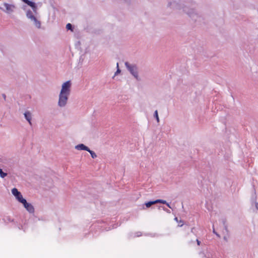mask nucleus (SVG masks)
Segmentation results:
<instances>
[{"mask_svg": "<svg viewBox=\"0 0 258 258\" xmlns=\"http://www.w3.org/2000/svg\"><path fill=\"white\" fill-rule=\"evenodd\" d=\"M213 254V251L208 248H206L199 252L201 258H212Z\"/></svg>", "mask_w": 258, "mask_h": 258, "instance_id": "0eeeda50", "label": "nucleus"}, {"mask_svg": "<svg viewBox=\"0 0 258 258\" xmlns=\"http://www.w3.org/2000/svg\"><path fill=\"white\" fill-rule=\"evenodd\" d=\"M162 208H163V210L164 211H165L166 212H167V213H170V211L169 210H168L167 209L165 208L164 207H162Z\"/></svg>", "mask_w": 258, "mask_h": 258, "instance_id": "5701e85b", "label": "nucleus"}, {"mask_svg": "<svg viewBox=\"0 0 258 258\" xmlns=\"http://www.w3.org/2000/svg\"><path fill=\"white\" fill-rule=\"evenodd\" d=\"M26 16L27 19L32 24V25L37 29L41 28V22L40 20V16L38 12L36 13L32 12L30 9L27 10Z\"/></svg>", "mask_w": 258, "mask_h": 258, "instance_id": "f257e3e1", "label": "nucleus"}, {"mask_svg": "<svg viewBox=\"0 0 258 258\" xmlns=\"http://www.w3.org/2000/svg\"><path fill=\"white\" fill-rule=\"evenodd\" d=\"M143 209H145V208L144 206H143Z\"/></svg>", "mask_w": 258, "mask_h": 258, "instance_id": "473e14b6", "label": "nucleus"}, {"mask_svg": "<svg viewBox=\"0 0 258 258\" xmlns=\"http://www.w3.org/2000/svg\"><path fill=\"white\" fill-rule=\"evenodd\" d=\"M88 152L89 153H90L92 158L94 159L97 157V155H96V153L94 151L91 150L90 149H89V150L88 151Z\"/></svg>", "mask_w": 258, "mask_h": 258, "instance_id": "a211bd4d", "label": "nucleus"}, {"mask_svg": "<svg viewBox=\"0 0 258 258\" xmlns=\"http://www.w3.org/2000/svg\"><path fill=\"white\" fill-rule=\"evenodd\" d=\"M66 28L67 30H71V31H73V30H74V28L73 27V25L70 23H68L67 24Z\"/></svg>", "mask_w": 258, "mask_h": 258, "instance_id": "dca6fc26", "label": "nucleus"}, {"mask_svg": "<svg viewBox=\"0 0 258 258\" xmlns=\"http://www.w3.org/2000/svg\"><path fill=\"white\" fill-rule=\"evenodd\" d=\"M225 230H227V226H225Z\"/></svg>", "mask_w": 258, "mask_h": 258, "instance_id": "7c9ffc66", "label": "nucleus"}, {"mask_svg": "<svg viewBox=\"0 0 258 258\" xmlns=\"http://www.w3.org/2000/svg\"><path fill=\"white\" fill-rule=\"evenodd\" d=\"M12 193L15 197L16 199L21 203L25 200V199L23 198L21 193L16 188H14L12 189Z\"/></svg>", "mask_w": 258, "mask_h": 258, "instance_id": "6e6552de", "label": "nucleus"}, {"mask_svg": "<svg viewBox=\"0 0 258 258\" xmlns=\"http://www.w3.org/2000/svg\"><path fill=\"white\" fill-rule=\"evenodd\" d=\"M69 96V95L59 93L58 105L60 107H63L66 105Z\"/></svg>", "mask_w": 258, "mask_h": 258, "instance_id": "39448f33", "label": "nucleus"}, {"mask_svg": "<svg viewBox=\"0 0 258 258\" xmlns=\"http://www.w3.org/2000/svg\"><path fill=\"white\" fill-rule=\"evenodd\" d=\"M213 233H215L218 237H220L219 234H218L215 230L214 229H213Z\"/></svg>", "mask_w": 258, "mask_h": 258, "instance_id": "4be33fe9", "label": "nucleus"}, {"mask_svg": "<svg viewBox=\"0 0 258 258\" xmlns=\"http://www.w3.org/2000/svg\"><path fill=\"white\" fill-rule=\"evenodd\" d=\"M156 201V204H158V203H161V204H166V201H165V200H155Z\"/></svg>", "mask_w": 258, "mask_h": 258, "instance_id": "6ab92c4d", "label": "nucleus"}, {"mask_svg": "<svg viewBox=\"0 0 258 258\" xmlns=\"http://www.w3.org/2000/svg\"><path fill=\"white\" fill-rule=\"evenodd\" d=\"M180 222H181V225H179V226L180 227H181V226L183 225V221H180Z\"/></svg>", "mask_w": 258, "mask_h": 258, "instance_id": "bb28decb", "label": "nucleus"}, {"mask_svg": "<svg viewBox=\"0 0 258 258\" xmlns=\"http://www.w3.org/2000/svg\"><path fill=\"white\" fill-rule=\"evenodd\" d=\"M183 11L195 21H200L201 16H199L195 10L193 9H189L187 7H184L183 8Z\"/></svg>", "mask_w": 258, "mask_h": 258, "instance_id": "7ed1b4c3", "label": "nucleus"}, {"mask_svg": "<svg viewBox=\"0 0 258 258\" xmlns=\"http://www.w3.org/2000/svg\"><path fill=\"white\" fill-rule=\"evenodd\" d=\"M75 149L78 150H85L87 151L89 150V148L83 144H80L76 146Z\"/></svg>", "mask_w": 258, "mask_h": 258, "instance_id": "ddd939ff", "label": "nucleus"}, {"mask_svg": "<svg viewBox=\"0 0 258 258\" xmlns=\"http://www.w3.org/2000/svg\"><path fill=\"white\" fill-rule=\"evenodd\" d=\"M165 205H166L169 208H171L170 205L168 203L166 202V204H165Z\"/></svg>", "mask_w": 258, "mask_h": 258, "instance_id": "a878e982", "label": "nucleus"}, {"mask_svg": "<svg viewBox=\"0 0 258 258\" xmlns=\"http://www.w3.org/2000/svg\"><path fill=\"white\" fill-rule=\"evenodd\" d=\"M156 201H149L145 203V206L146 208H149L152 205L156 204Z\"/></svg>", "mask_w": 258, "mask_h": 258, "instance_id": "4468645a", "label": "nucleus"}, {"mask_svg": "<svg viewBox=\"0 0 258 258\" xmlns=\"http://www.w3.org/2000/svg\"><path fill=\"white\" fill-rule=\"evenodd\" d=\"M3 5L5 9L0 7V9L8 14L13 13L16 9V7L14 5L9 4L6 3H4Z\"/></svg>", "mask_w": 258, "mask_h": 258, "instance_id": "423d86ee", "label": "nucleus"}, {"mask_svg": "<svg viewBox=\"0 0 258 258\" xmlns=\"http://www.w3.org/2000/svg\"><path fill=\"white\" fill-rule=\"evenodd\" d=\"M22 1L31 7L32 8V12L36 13V12H38V6L34 2L29 0H22Z\"/></svg>", "mask_w": 258, "mask_h": 258, "instance_id": "1a4fd4ad", "label": "nucleus"}, {"mask_svg": "<svg viewBox=\"0 0 258 258\" xmlns=\"http://www.w3.org/2000/svg\"><path fill=\"white\" fill-rule=\"evenodd\" d=\"M8 175V174L6 172H3V170L0 168V177L2 178H5Z\"/></svg>", "mask_w": 258, "mask_h": 258, "instance_id": "2eb2a0df", "label": "nucleus"}, {"mask_svg": "<svg viewBox=\"0 0 258 258\" xmlns=\"http://www.w3.org/2000/svg\"><path fill=\"white\" fill-rule=\"evenodd\" d=\"M21 203L30 213H34V208L33 206L31 204L27 203L25 199Z\"/></svg>", "mask_w": 258, "mask_h": 258, "instance_id": "9d476101", "label": "nucleus"}, {"mask_svg": "<svg viewBox=\"0 0 258 258\" xmlns=\"http://www.w3.org/2000/svg\"><path fill=\"white\" fill-rule=\"evenodd\" d=\"M25 118L28 121L30 125H32V113L29 111H26L24 113Z\"/></svg>", "mask_w": 258, "mask_h": 258, "instance_id": "f8f14e48", "label": "nucleus"}, {"mask_svg": "<svg viewBox=\"0 0 258 258\" xmlns=\"http://www.w3.org/2000/svg\"><path fill=\"white\" fill-rule=\"evenodd\" d=\"M141 235H142V233L141 232L139 231V232H137L136 233L135 236L139 237V236H140Z\"/></svg>", "mask_w": 258, "mask_h": 258, "instance_id": "412c9836", "label": "nucleus"}, {"mask_svg": "<svg viewBox=\"0 0 258 258\" xmlns=\"http://www.w3.org/2000/svg\"><path fill=\"white\" fill-rule=\"evenodd\" d=\"M194 229H195V228H194V227H193V228H191V232H192V233H194Z\"/></svg>", "mask_w": 258, "mask_h": 258, "instance_id": "cd10ccee", "label": "nucleus"}, {"mask_svg": "<svg viewBox=\"0 0 258 258\" xmlns=\"http://www.w3.org/2000/svg\"><path fill=\"white\" fill-rule=\"evenodd\" d=\"M256 208L258 210V203L256 205Z\"/></svg>", "mask_w": 258, "mask_h": 258, "instance_id": "c756f323", "label": "nucleus"}, {"mask_svg": "<svg viewBox=\"0 0 258 258\" xmlns=\"http://www.w3.org/2000/svg\"><path fill=\"white\" fill-rule=\"evenodd\" d=\"M2 96H3V98L4 99V100H6V95L5 94H2Z\"/></svg>", "mask_w": 258, "mask_h": 258, "instance_id": "393cba45", "label": "nucleus"}, {"mask_svg": "<svg viewBox=\"0 0 258 258\" xmlns=\"http://www.w3.org/2000/svg\"><path fill=\"white\" fill-rule=\"evenodd\" d=\"M175 219L177 222H178V219H177V217L175 218V219Z\"/></svg>", "mask_w": 258, "mask_h": 258, "instance_id": "c85d7f7f", "label": "nucleus"}, {"mask_svg": "<svg viewBox=\"0 0 258 258\" xmlns=\"http://www.w3.org/2000/svg\"><path fill=\"white\" fill-rule=\"evenodd\" d=\"M120 73V69H119V67H118V63H117V70L116 71V72L115 73V74L114 75H117L118 74H119Z\"/></svg>", "mask_w": 258, "mask_h": 258, "instance_id": "aec40b11", "label": "nucleus"}, {"mask_svg": "<svg viewBox=\"0 0 258 258\" xmlns=\"http://www.w3.org/2000/svg\"><path fill=\"white\" fill-rule=\"evenodd\" d=\"M224 239L225 240H227V239L225 237H224Z\"/></svg>", "mask_w": 258, "mask_h": 258, "instance_id": "2f4dec72", "label": "nucleus"}, {"mask_svg": "<svg viewBox=\"0 0 258 258\" xmlns=\"http://www.w3.org/2000/svg\"><path fill=\"white\" fill-rule=\"evenodd\" d=\"M168 7L172 9H180L181 5L174 0H171L168 2Z\"/></svg>", "mask_w": 258, "mask_h": 258, "instance_id": "9b49d317", "label": "nucleus"}, {"mask_svg": "<svg viewBox=\"0 0 258 258\" xmlns=\"http://www.w3.org/2000/svg\"><path fill=\"white\" fill-rule=\"evenodd\" d=\"M196 241L198 245H200L201 244V242L198 239H197Z\"/></svg>", "mask_w": 258, "mask_h": 258, "instance_id": "b1692460", "label": "nucleus"}, {"mask_svg": "<svg viewBox=\"0 0 258 258\" xmlns=\"http://www.w3.org/2000/svg\"><path fill=\"white\" fill-rule=\"evenodd\" d=\"M125 66L130 73L138 80H139L138 75V68L136 64L130 63L126 61L124 63Z\"/></svg>", "mask_w": 258, "mask_h": 258, "instance_id": "f03ea898", "label": "nucleus"}, {"mask_svg": "<svg viewBox=\"0 0 258 258\" xmlns=\"http://www.w3.org/2000/svg\"><path fill=\"white\" fill-rule=\"evenodd\" d=\"M71 82L68 81L62 85L60 93L70 95L71 92Z\"/></svg>", "mask_w": 258, "mask_h": 258, "instance_id": "20e7f679", "label": "nucleus"}, {"mask_svg": "<svg viewBox=\"0 0 258 258\" xmlns=\"http://www.w3.org/2000/svg\"><path fill=\"white\" fill-rule=\"evenodd\" d=\"M154 117L156 118L157 122H159L160 119L158 116V111L156 110L155 111L154 113Z\"/></svg>", "mask_w": 258, "mask_h": 258, "instance_id": "f3484780", "label": "nucleus"}]
</instances>
